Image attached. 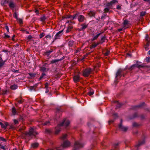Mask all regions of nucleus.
Wrapping results in <instances>:
<instances>
[{
  "mask_svg": "<svg viewBox=\"0 0 150 150\" xmlns=\"http://www.w3.org/2000/svg\"><path fill=\"white\" fill-rule=\"evenodd\" d=\"M38 133L33 128H31L28 132H26L25 133V138H26L28 137L31 139L33 137V136L35 137V136L38 134Z\"/></svg>",
  "mask_w": 150,
  "mask_h": 150,
  "instance_id": "1",
  "label": "nucleus"
},
{
  "mask_svg": "<svg viewBox=\"0 0 150 150\" xmlns=\"http://www.w3.org/2000/svg\"><path fill=\"white\" fill-rule=\"evenodd\" d=\"M70 124V121L69 120H64L61 123L59 124L58 125L57 127L56 128V130L55 132V134H58L60 131V129L58 128L60 127L64 126L65 127L68 126Z\"/></svg>",
  "mask_w": 150,
  "mask_h": 150,
  "instance_id": "2",
  "label": "nucleus"
},
{
  "mask_svg": "<svg viewBox=\"0 0 150 150\" xmlns=\"http://www.w3.org/2000/svg\"><path fill=\"white\" fill-rule=\"evenodd\" d=\"M70 143L68 141H64L63 144L59 147H57L56 148V150H62L63 148L67 147L69 146Z\"/></svg>",
  "mask_w": 150,
  "mask_h": 150,
  "instance_id": "3",
  "label": "nucleus"
},
{
  "mask_svg": "<svg viewBox=\"0 0 150 150\" xmlns=\"http://www.w3.org/2000/svg\"><path fill=\"white\" fill-rule=\"evenodd\" d=\"M83 145V144L81 143V141H76L73 150H77L79 149L80 148L82 147Z\"/></svg>",
  "mask_w": 150,
  "mask_h": 150,
  "instance_id": "4",
  "label": "nucleus"
},
{
  "mask_svg": "<svg viewBox=\"0 0 150 150\" xmlns=\"http://www.w3.org/2000/svg\"><path fill=\"white\" fill-rule=\"evenodd\" d=\"M93 69L91 68H87L85 69L83 73V75L84 77L88 76L93 71Z\"/></svg>",
  "mask_w": 150,
  "mask_h": 150,
  "instance_id": "5",
  "label": "nucleus"
},
{
  "mask_svg": "<svg viewBox=\"0 0 150 150\" xmlns=\"http://www.w3.org/2000/svg\"><path fill=\"white\" fill-rule=\"evenodd\" d=\"M124 70L121 69L118 70L116 74L115 79H117L118 78H120L122 76V74L123 76H124V75L123 74Z\"/></svg>",
  "mask_w": 150,
  "mask_h": 150,
  "instance_id": "6",
  "label": "nucleus"
},
{
  "mask_svg": "<svg viewBox=\"0 0 150 150\" xmlns=\"http://www.w3.org/2000/svg\"><path fill=\"white\" fill-rule=\"evenodd\" d=\"M122 120L121 119L120 121V123L119 125V128L120 130L124 132H126L128 128L127 127H125L122 126Z\"/></svg>",
  "mask_w": 150,
  "mask_h": 150,
  "instance_id": "7",
  "label": "nucleus"
},
{
  "mask_svg": "<svg viewBox=\"0 0 150 150\" xmlns=\"http://www.w3.org/2000/svg\"><path fill=\"white\" fill-rule=\"evenodd\" d=\"M63 30H61L58 32L55 35L54 38V41L58 39H59L60 37L62 36V32H63Z\"/></svg>",
  "mask_w": 150,
  "mask_h": 150,
  "instance_id": "8",
  "label": "nucleus"
},
{
  "mask_svg": "<svg viewBox=\"0 0 150 150\" xmlns=\"http://www.w3.org/2000/svg\"><path fill=\"white\" fill-rule=\"evenodd\" d=\"M118 1L117 0H113L112 1L108 2L107 3V6H109L111 7L112 5L115 4L116 3H117Z\"/></svg>",
  "mask_w": 150,
  "mask_h": 150,
  "instance_id": "9",
  "label": "nucleus"
},
{
  "mask_svg": "<svg viewBox=\"0 0 150 150\" xmlns=\"http://www.w3.org/2000/svg\"><path fill=\"white\" fill-rule=\"evenodd\" d=\"M2 54H0V67L3 66L5 64L6 62V60L4 61L2 58Z\"/></svg>",
  "mask_w": 150,
  "mask_h": 150,
  "instance_id": "10",
  "label": "nucleus"
},
{
  "mask_svg": "<svg viewBox=\"0 0 150 150\" xmlns=\"http://www.w3.org/2000/svg\"><path fill=\"white\" fill-rule=\"evenodd\" d=\"M64 58V56H63L61 59H54L52 60L51 61L50 63L49 64H53L54 63L58 62H59V61H60L62 60Z\"/></svg>",
  "mask_w": 150,
  "mask_h": 150,
  "instance_id": "11",
  "label": "nucleus"
},
{
  "mask_svg": "<svg viewBox=\"0 0 150 150\" xmlns=\"http://www.w3.org/2000/svg\"><path fill=\"white\" fill-rule=\"evenodd\" d=\"M80 79V76L79 75H76L74 76L73 80L74 82L76 83L78 82Z\"/></svg>",
  "mask_w": 150,
  "mask_h": 150,
  "instance_id": "12",
  "label": "nucleus"
},
{
  "mask_svg": "<svg viewBox=\"0 0 150 150\" xmlns=\"http://www.w3.org/2000/svg\"><path fill=\"white\" fill-rule=\"evenodd\" d=\"M79 21L80 22H83L85 19V17L82 15H80L78 18Z\"/></svg>",
  "mask_w": 150,
  "mask_h": 150,
  "instance_id": "13",
  "label": "nucleus"
},
{
  "mask_svg": "<svg viewBox=\"0 0 150 150\" xmlns=\"http://www.w3.org/2000/svg\"><path fill=\"white\" fill-rule=\"evenodd\" d=\"M106 7L104 9V12L105 13L108 12L110 9L111 8L110 6H107V4H106Z\"/></svg>",
  "mask_w": 150,
  "mask_h": 150,
  "instance_id": "14",
  "label": "nucleus"
},
{
  "mask_svg": "<svg viewBox=\"0 0 150 150\" xmlns=\"http://www.w3.org/2000/svg\"><path fill=\"white\" fill-rule=\"evenodd\" d=\"M129 23V22L127 20H125L123 23V28L125 29L127 27H126L127 25Z\"/></svg>",
  "mask_w": 150,
  "mask_h": 150,
  "instance_id": "15",
  "label": "nucleus"
},
{
  "mask_svg": "<svg viewBox=\"0 0 150 150\" xmlns=\"http://www.w3.org/2000/svg\"><path fill=\"white\" fill-rule=\"evenodd\" d=\"M49 70V68H46L45 67L43 66L40 67V70L42 71H48Z\"/></svg>",
  "mask_w": 150,
  "mask_h": 150,
  "instance_id": "16",
  "label": "nucleus"
},
{
  "mask_svg": "<svg viewBox=\"0 0 150 150\" xmlns=\"http://www.w3.org/2000/svg\"><path fill=\"white\" fill-rule=\"evenodd\" d=\"M81 26H82L81 29L83 30L87 27L88 25L85 23H84L82 24L81 25Z\"/></svg>",
  "mask_w": 150,
  "mask_h": 150,
  "instance_id": "17",
  "label": "nucleus"
},
{
  "mask_svg": "<svg viewBox=\"0 0 150 150\" xmlns=\"http://www.w3.org/2000/svg\"><path fill=\"white\" fill-rule=\"evenodd\" d=\"M8 124L7 122H5L4 123V124H3L2 123H1V128L6 129V128L7 126L8 125Z\"/></svg>",
  "mask_w": 150,
  "mask_h": 150,
  "instance_id": "18",
  "label": "nucleus"
},
{
  "mask_svg": "<svg viewBox=\"0 0 150 150\" xmlns=\"http://www.w3.org/2000/svg\"><path fill=\"white\" fill-rule=\"evenodd\" d=\"M76 16V15H73V16H71V15H67V18H70L71 20H73L74 19Z\"/></svg>",
  "mask_w": 150,
  "mask_h": 150,
  "instance_id": "19",
  "label": "nucleus"
},
{
  "mask_svg": "<svg viewBox=\"0 0 150 150\" xmlns=\"http://www.w3.org/2000/svg\"><path fill=\"white\" fill-rule=\"evenodd\" d=\"M9 6L11 8H13L15 7V5L13 2H10L9 3Z\"/></svg>",
  "mask_w": 150,
  "mask_h": 150,
  "instance_id": "20",
  "label": "nucleus"
},
{
  "mask_svg": "<svg viewBox=\"0 0 150 150\" xmlns=\"http://www.w3.org/2000/svg\"><path fill=\"white\" fill-rule=\"evenodd\" d=\"M96 12L94 11H91L89 13V15L91 17L94 16L95 15Z\"/></svg>",
  "mask_w": 150,
  "mask_h": 150,
  "instance_id": "21",
  "label": "nucleus"
},
{
  "mask_svg": "<svg viewBox=\"0 0 150 150\" xmlns=\"http://www.w3.org/2000/svg\"><path fill=\"white\" fill-rule=\"evenodd\" d=\"M18 86L16 84H13L10 86V88L12 90H14L17 88Z\"/></svg>",
  "mask_w": 150,
  "mask_h": 150,
  "instance_id": "22",
  "label": "nucleus"
},
{
  "mask_svg": "<svg viewBox=\"0 0 150 150\" xmlns=\"http://www.w3.org/2000/svg\"><path fill=\"white\" fill-rule=\"evenodd\" d=\"M38 144L37 143H33L32 144L31 146L33 148H35L38 147Z\"/></svg>",
  "mask_w": 150,
  "mask_h": 150,
  "instance_id": "23",
  "label": "nucleus"
},
{
  "mask_svg": "<svg viewBox=\"0 0 150 150\" xmlns=\"http://www.w3.org/2000/svg\"><path fill=\"white\" fill-rule=\"evenodd\" d=\"M72 26L71 25H69L67 27V30H66V32L67 33H69L71 30L72 28Z\"/></svg>",
  "mask_w": 150,
  "mask_h": 150,
  "instance_id": "24",
  "label": "nucleus"
},
{
  "mask_svg": "<svg viewBox=\"0 0 150 150\" xmlns=\"http://www.w3.org/2000/svg\"><path fill=\"white\" fill-rule=\"evenodd\" d=\"M74 43V42L72 40L68 42V45L70 47H72Z\"/></svg>",
  "mask_w": 150,
  "mask_h": 150,
  "instance_id": "25",
  "label": "nucleus"
},
{
  "mask_svg": "<svg viewBox=\"0 0 150 150\" xmlns=\"http://www.w3.org/2000/svg\"><path fill=\"white\" fill-rule=\"evenodd\" d=\"M12 112L13 114L14 115H15L16 114V111L15 108L13 107L12 108Z\"/></svg>",
  "mask_w": 150,
  "mask_h": 150,
  "instance_id": "26",
  "label": "nucleus"
},
{
  "mask_svg": "<svg viewBox=\"0 0 150 150\" xmlns=\"http://www.w3.org/2000/svg\"><path fill=\"white\" fill-rule=\"evenodd\" d=\"M53 51V50L52 49H51L50 50H47L45 52V54L47 55H49Z\"/></svg>",
  "mask_w": 150,
  "mask_h": 150,
  "instance_id": "27",
  "label": "nucleus"
},
{
  "mask_svg": "<svg viewBox=\"0 0 150 150\" xmlns=\"http://www.w3.org/2000/svg\"><path fill=\"white\" fill-rule=\"evenodd\" d=\"M144 142H145V141L144 140L142 142H139L135 146L136 147H138L140 146H141V145L144 144Z\"/></svg>",
  "mask_w": 150,
  "mask_h": 150,
  "instance_id": "28",
  "label": "nucleus"
},
{
  "mask_svg": "<svg viewBox=\"0 0 150 150\" xmlns=\"http://www.w3.org/2000/svg\"><path fill=\"white\" fill-rule=\"evenodd\" d=\"M101 33H99L97 34L96 36H94L93 38V40H94L97 39Z\"/></svg>",
  "mask_w": 150,
  "mask_h": 150,
  "instance_id": "29",
  "label": "nucleus"
},
{
  "mask_svg": "<svg viewBox=\"0 0 150 150\" xmlns=\"http://www.w3.org/2000/svg\"><path fill=\"white\" fill-rule=\"evenodd\" d=\"M134 65L135 67H137V68H139L140 67H143V66L141 65L136 64H134Z\"/></svg>",
  "mask_w": 150,
  "mask_h": 150,
  "instance_id": "30",
  "label": "nucleus"
},
{
  "mask_svg": "<svg viewBox=\"0 0 150 150\" xmlns=\"http://www.w3.org/2000/svg\"><path fill=\"white\" fill-rule=\"evenodd\" d=\"M46 19V18L44 16H43L40 18V20L43 22L45 21Z\"/></svg>",
  "mask_w": 150,
  "mask_h": 150,
  "instance_id": "31",
  "label": "nucleus"
},
{
  "mask_svg": "<svg viewBox=\"0 0 150 150\" xmlns=\"http://www.w3.org/2000/svg\"><path fill=\"white\" fill-rule=\"evenodd\" d=\"M145 39L147 42L150 41V38L149 37V35L146 34L145 37Z\"/></svg>",
  "mask_w": 150,
  "mask_h": 150,
  "instance_id": "32",
  "label": "nucleus"
},
{
  "mask_svg": "<svg viewBox=\"0 0 150 150\" xmlns=\"http://www.w3.org/2000/svg\"><path fill=\"white\" fill-rule=\"evenodd\" d=\"M98 45V43L97 44H92V45L91 46V48H93L96 47Z\"/></svg>",
  "mask_w": 150,
  "mask_h": 150,
  "instance_id": "33",
  "label": "nucleus"
},
{
  "mask_svg": "<svg viewBox=\"0 0 150 150\" xmlns=\"http://www.w3.org/2000/svg\"><path fill=\"white\" fill-rule=\"evenodd\" d=\"M105 37H102L100 40V42L102 43H103L105 42Z\"/></svg>",
  "mask_w": 150,
  "mask_h": 150,
  "instance_id": "34",
  "label": "nucleus"
},
{
  "mask_svg": "<svg viewBox=\"0 0 150 150\" xmlns=\"http://www.w3.org/2000/svg\"><path fill=\"white\" fill-rule=\"evenodd\" d=\"M135 68L134 65V64L131 66L130 67L128 68V69L129 70H132L133 69H134Z\"/></svg>",
  "mask_w": 150,
  "mask_h": 150,
  "instance_id": "35",
  "label": "nucleus"
},
{
  "mask_svg": "<svg viewBox=\"0 0 150 150\" xmlns=\"http://www.w3.org/2000/svg\"><path fill=\"white\" fill-rule=\"evenodd\" d=\"M67 135L66 134H65L63 135L61 138L62 140H64L66 139L67 137Z\"/></svg>",
  "mask_w": 150,
  "mask_h": 150,
  "instance_id": "36",
  "label": "nucleus"
},
{
  "mask_svg": "<svg viewBox=\"0 0 150 150\" xmlns=\"http://www.w3.org/2000/svg\"><path fill=\"white\" fill-rule=\"evenodd\" d=\"M144 104V103H143L141 104L135 106V108H137H137H140V107H142L143 105Z\"/></svg>",
  "mask_w": 150,
  "mask_h": 150,
  "instance_id": "37",
  "label": "nucleus"
},
{
  "mask_svg": "<svg viewBox=\"0 0 150 150\" xmlns=\"http://www.w3.org/2000/svg\"><path fill=\"white\" fill-rule=\"evenodd\" d=\"M1 141L4 142H6V140L3 137H0V141Z\"/></svg>",
  "mask_w": 150,
  "mask_h": 150,
  "instance_id": "38",
  "label": "nucleus"
},
{
  "mask_svg": "<svg viewBox=\"0 0 150 150\" xmlns=\"http://www.w3.org/2000/svg\"><path fill=\"white\" fill-rule=\"evenodd\" d=\"M69 23V25H71L72 23H74L72 21H67L66 22V24Z\"/></svg>",
  "mask_w": 150,
  "mask_h": 150,
  "instance_id": "39",
  "label": "nucleus"
},
{
  "mask_svg": "<svg viewBox=\"0 0 150 150\" xmlns=\"http://www.w3.org/2000/svg\"><path fill=\"white\" fill-rule=\"evenodd\" d=\"M44 125H50V122L49 121H46L44 123Z\"/></svg>",
  "mask_w": 150,
  "mask_h": 150,
  "instance_id": "40",
  "label": "nucleus"
},
{
  "mask_svg": "<svg viewBox=\"0 0 150 150\" xmlns=\"http://www.w3.org/2000/svg\"><path fill=\"white\" fill-rule=\"evenodd\" d=\"M146 12L145 11H142L140 13V16H143L146 14Z\"/></svg>",
  "mask_w": 150,
  "mask_h": 150,
  "instance_id": "41",
  "label": "nucleus"
},
{
  "mask_svg": "<svg viewBox=\"0 0 150 150\" xmlns=\"http://www.w3.org/2000/svg\"><path fill=\"white\" fill-rule=\"evenodd\" d=\"M94 93V92L93 91H91L89 92L88 95L90 96H91L93 95Z\"/></svg>",
  "mask_w": 150,
  "mask_h": 150,
  "instance_id": "42",
  "label": "nucleus"
},
{
  "mask_svg": "<svg viewBox=\"0 0 150 150\" xmlns=\"http://www.w3.org/2000/svg\"><path fill=\"white\" fill-rule=\"evenodd\" d=\"M18 21V22L20 24H22L23 23V20H22L21 18H18L17 19Z\"/></svg>",
  "mask_w": 150,
  "mask_h": 150,
  "instance_id": "43",
  "label": "nucleus"
},
{
  "mask_svg": "<svg viewBox=\"0 0 150 150\" xmlns=\"http://www.w3.org/2000/svg\"><path fill=\"white\" fill-rule=\"evenodd\" d=\"M4 38H10V36L6 34V33H4Z\"/></svg>",
  "mask_w": 150,
  "mask_h": 150,
  "instance_id": "44",
  "label": "nucleus"
},
{
  "mask_svg": "<svg viewBox=\"0 0 150 150\" xmlns=\"http://www.w3.org/2000/svg\"><path fill=\"white\" fill-rule=\"evenodd\" d=\"M51 132V131L49 129H46L45 130V132L47 133H50Z\"/></svg>",
  "mask_w": 150,
  "mask_h": 150,
  "instance_id": "45",
  "label": "nucleus"
},
{
  "mask_svg": "<svg viewBox=\"0 0 150 150\" xmlns=\"http://www.w3.org/2000/svg\"><path fill=\"white\" fill-rule=\"evenodd\" d=\"M46 75V74L44 72L42 74V75L40 77V78L39 79H41L43 77Z\"/></svg>",
  "mask_w": 150,
  "mask_h": 150,
  "instance_id": "46",
  "label": "nucleus"
},
{
  "mask_svg": "<svg viewBox=\"0 0 150 150\" xmlns=\"http://www.w3.org/2000/svg\"><path fill=\"white\" fill-rule=\"evenodd\" d=\"M146 60L147 62H150V57H146Z\"/></svg>",
  "mask_w": 150,
  "mask_h": 150,
  "instance_id": "47",
  "label": "nucleus"
},
{
  "mask_svg": "<svg viewBox=\"0 0 150 150\" xmlns=\"http://www.w3.org/2000/svg\"><path fill=\"white\" fill-rule=\"evenodd\" d=\"M13 17L16 18L17 19H18V15L15 12L13 15Z\"/></svg>",
  "mask_w": 150,
  "mask_h": 150,
  "instance_id": "48",
  "label": "nucleus"
},
{
  "mask_svg": "<svg viewBox=\"0 0 150 150\" xmlns=\"http://www.w3.org/2000/svg\"><path fill=\"white\" fill-rule=\"evenodd\" d=\"M81 50V49L80 48H78L75 52V53H77L79 52Z\"/></svg>",
  "mask_w": 150,
  "mask_h": 150,
  "instance_id": "49",
  "label": "nucleus"
},
{
  "mask_svg": "<svg viewBox=\"0 0 150 150\" xmlns=\"http://www.w3.org/2000/svg\"><path fill=\"white\" fill-rule=\"evenodd\" d=\"M13 120L14 123L15 124H16L18 123V120L16 119H14Z\"/></svg>",
  "mask_w": 150,
  "mask_h": 150,
  "instance_id": "50",
  "label": "nucleus"
},
{
  "mask_svg": "<svg viewBox=\"0 0 150 150\" xmlns=\"http://www.w3.org/2000/svg\"><path fill=\"white\" fill-rule=\"evenodd\" d=\"M49 85V84L48 83H46L45 84V87L47 89L48 88Z\"/></svg>",
  "mask_w": 150,
  "mask_h": 150,
  "instance_id": "51",
  "label": "nucleus"
},
{
  "mask_svg": "<svg viewBox=\"0 0 150 150\" xmlns=\"http://www.w3.org/2000/svg\"><path fill=\"white\" fill-rule=\"evenodd\" d=\"M45 34L43 33L41 34L39 36L40 38H41L42 37H43L44 36Z\"/></svg>",
  "mask_w": 150,
  "mask_h": 150,
  "instance_id": "52",
  "label": "nucleus"
},
{
  "mask_svg": "<svg viewBox=\"0 0 150 150\" xmlns=\"http://www.w3.org/2000/svg\"><path fill=\"white\" fill-rule=\"evenodd\" d=\"M110 52L109 51H107L106 52H105V54H104L105 55V56H107L110 53Z\"/></svg>",
  "mask_w": 150,
  "mask_h": 150,
  "instance_id": "53",
  "label": "nucleus"
},
{
  "mask_svg": "<svg viewBox=\"0 0 150 150\" xmlns=\"http://www.w3.org/2000/svg\"><path fill=\"white\" fill-rule=\"evenodd\" d=\"M121 6H120V5H117V9H118V10H120V9H121Z\"/></svg>",
  "mask_w": 150,
  "mask_h": 150,
  "instance_id": "54",
  "label": "nucleus"
},
{
  "mask_svg": "<svg viewBox=\"0 0 150 150\" xmlns=\"http://www.w3.org/2000/svg\"><path fill=\"white\" fill-rule=\"evenodd\" d=\"M45 38H49L50 39L51 38V37L50 35H47L45 37Z\"/></svg>",
  "mask_w": 150,
  "mask_h": 150,
  "instance_id": "55",
  "label": "nucleus"
},
{
  "mask_svg": "<svg viewBox=\"0 0 150 150\" xmlns=\"http://www.w3.org/2000/svg\"><path fill=\"white\" fill-rule=\"evenodd\" d=\"M0 147V149H2L4 150L6 149V148H5V147L3 145H1V146Z\"/></svg>",
  "mask_w": 150,
  "mask_h": 150,
  "instance_id": "56",
  "label": "nucleus"
},
{
  "mask_svg": "<svg viewBox=\"0 0 150 150\" xmlns=\"http://www.w3.org/2000/svg\"><path fill=\"white\" fill-rule=\"evenodd\" d=\"M148 47H149L148 46H147L146 45H145L144 46V47L146 50H148V49H149Z\"/></svg>",
  "mask_w": 150,
  "mask_h": 150,
  "instance_id": "57",
  "label": "nucleus"
},
{
  "mask_svg": "<svg viewBox=\"0 0 150 150\" xmlns=\"http://www.w3.org/2000/svg\"><path fill=\"white\" fill-rule=\"evenodd\" d=\"M123 29H124V28L123 27L122 28H120L118 29V31L119 32H120L123 30Z\"/></svg>",
  "mask_w": 150,
  "mask_h": 150,
  "instance_id": "58",
  "label": "nucleus"
},
{
  "mask_svg": "<svg viewBox=\"0 0 150 150\" xmlns=\"http://www.w3.org/2000/svg\"><path fill=\"white\" fill-rule=\"evenodd\" d=\"M106 15L105 14H103V15L101 16V19H103V18H104L105 16Z\"/></svg>",
  "mask_w": 150,
  "mask_h": 150,
  "instance_id": "59",
  "label": "nucleus"
},
{
  "mask_svg": "<svg viewBox=\"0 0 150 150\" xmlns=\"http://www.w3.org/2000/svg\"><path fill=\"white\" fill-rule=\"evenodd\" d=\"M5 28L7 30V32H9V28L7 26H6Z\"/></svg>",
  "mask_w": 150,
  "mask_h": 150,
  "instance_id": "60",
  "label": "nucleus"
},
{
  "mask_svg": "<svg viewBox=\"0 0 150 150\" xmlns=\"http://www.w3.org/2000/svg\"><path fill=\"white\" fill-rule=\"evenodd\" d=\"M18 102L19 103H22L23 101L21 100H18Z\"/></svg>",
  "mask_w": 150,
  "mask_h": 150,
  "instance_id": "61",
  "label": "nucleus"
},
{
  "mask_svg": "<svg viewBox=\"0 0 150 150\" xmlns=\"http://www.w3.org/2000/svg\"><path fill=\"white\" fill-rule=\"evenodd\" d=\"M32 38V37L31 35H29L28 37V38L29 39H30Z\"/></svg>",
  "mask_w": 150,
  "mask_h": 150,
  "instance_id": "62",
  "label": "nucleus"
},
{
  "mask_svg": "<svg viewBox=\"0 0 150 150\" xmlns=\"http://www.w3.org/2000/svg\"><path fill=\"white\" fill-rule=\"evenodd\" d=\"M48 64L47 63H45L43 65V66L44 67H47V65L48 64Z\"/></svg>",
  "mask_w": 150,
  "mask_h": 150,
  "instance_id": "63",
  "label": "nucleus"
},
{
  "mask_svg": "<svg viewBox=\"0 0 150 150\" xmlns=\"http://www.w3.org/2000/svg\"><path fill=\"white\" fill-rule=\"evenodd\" d=\"M143 0L145 1L148 2L149 4H150V0Z\"/></svg>",
  "mask_w": 150,
  "mask_h": 150,
  "instance_id": "64",
  "label": "nucleus"
}]
</instances>
